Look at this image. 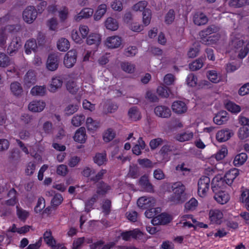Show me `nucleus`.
<instances>
[{"label": "nucleus", "instance_id": "f257e3e1", "mask_svg": "<svg viewBox=\"0 0 249 249\" xmlns=\"http://www.w3.org/2000/svg\"><path fill=\"white\" fill-rule=\"evenodd\" d=\"M231 46L238 53V57L240 59L245 58L249 51V41L245 44L241 35L239 34L231 35Z\"/></svg>", "mask_w": 249, "mask_h": 249}, {"label": "nucleus", "instance_id": "f03ea898", "mask_svg": "<svg viewBox=\"0 0 249 249\" xmlns=\"http://www.w3.org/2000/svg\"><path fill=\"white\" fill-rule=\"evenodd\" d=\"M173 194L168 198L173 204L183 202L185 200V186L180 182L174 183L171 186Z\"/></svg>", "mask_w": 249, "mask_h": 249}, {"label": "nucleus", "instance_id": "7ed1b4c3", "mask_svg": "<svg viewBox=\"0 0 249 249\" xmlns=\"http://www.w3.org/2000/svg\"><path fill=\"white\" fill-rule=\"evenodd\" d=\"M110 189V187L107 184L103 182H99L97 184L96 194H94L90 199L85 203L86 211H90L96 200L107 193Z\"/></svg>", "mask_w": 249, "mask_h": 249}, {"label": "nucleus", "instance_id": "20e7f679", "mask_svg": "<svg viewBox=\"0 0 249 249\" xmlns=\"http://www.w3.org/2000/svg\"><path fill=\"white\" fill-rule=\"evenodd\" d=\"M89 29V27L85 24H80L78 30H72L71 36L72 40L76 44H81L84 40L88 36Z\"/></svg>", "mask_w": 249, "mask_h": 249}, {"label": "nucleus", "instance_id": "39448f33", "mask_svg": "<svg viewBox=\"0 0 249 249\" xmlns=\"http://www.w3.org/2000/svg\"><path fill=\"white\" fill-rule=\"evenodd\" d=\"M210 179L209 177H201L198 181V195L201 197L206 196L210 188Z\"/></svg>", "mask_w": 249, "mask_h": 249}, {"label": "nucleus", "instance_id": "423d86ee", "mask_svg": "<svg viewBox=\"0 0 249 249\" xmlns=\"http://www.w3.org/2000/svg\"><path fill=\"white\" fill-rule=\"evenodd\" d=\"M37 11L33 6L27 7L23 11L22 14L24 21L29 24H31L36 19L37 17Z\"/></svg>", "mask_w": 249, "mask_h": 249}, {"label": "nucleus", "instance_id": "0eeeda50", "mask_svg": "<svg viewBox=\"0 0 249 249\" xmlns=\"http://www.w3.org/2000/svg\"><path fill=\"white\" fill-rule=\"evenodd\" d=\"M216 31V28L214 26H211L205 30L199 32V35L203 43L206 45L211 44L213 42L212 34Z\"/></svg>", "mask_w": 249, "mask_h": 249}, {"label": "nucleus", "instance_id": "6e6552de", "mask_svg": "<svg viewBox=\"0 0 249 249\" xmlns=\"http://www.w3.org/2000/svg\"><path fill=\"white\" fill-rule=\"evenodd\" d=\"M122 238L125 241L130 240L131 238L144 241L146 240L143 233L138 229L123 232L121 234Z\"/></svg>", "mask_w": 249, "mask_h": 249}, {"label": "nucleus", "instance_id": "1a4fd4ad", "mask_svg": "<svg viewBox=\"0 0 249 249\" xmlns=\"http://www.w3.org/2000/svg\"><path fill=\"white\" fill-rule=\"evenodd\" d=\"M122 38L118 36H112L107 37L104 42L105 46L110 49L119 48L122 44Z\"/></svg>", "mask_w": 249, "mask_h": 249}, {"label": "nucleus", "instance_id": "9d476101", "mask_svg": "<svg viewBox=\"0 0 249 249\" xmlns=\"http://www.w3.org/2000/svg\"><path fill=\"white\" fill-rule=\"evenodd\" d=\"M156 200L152 196H142L137 200L138 206L142 209H148L155 206Z\"/></svg>", "mask_w": 249, "mask_h": 249}, {"label": "nucleus", "instance_id": "9b49d317", "mask_svg": "<svg viewBox=\"0 0 249 249\" xmlns=\"http://www.w3.org/2000/svg\"><path fill=\"white\" fill-rule=\"evenodd\" d=\"M77 52L74 50H71L65 54L63 63L65 66L68 68L72 67L76 62Z\"/></svg>", "mask_w": 249, "mask_h": 249}, {"label": "nucleus", "instance_id": "f8f14e48", "mask_svg": "<svg viewBox=\"0 0 249 249\" xmlns=\"http://www.w3.org/2000/svg\"><path fill=\"white\" fill-rule=\"evenodd\" d=\"M173 148L170 144H166L162 147L159 152V157L157 158L159 160H157L159 162H166L170 159V153L172 151Z\"/></svg>", "mask_w": 249, "mask_h": 249}, {"label": "nucleus", "instance_id": "ddd939ff", "mask_svg": "<svg viewBox=\"0 0 249 249\" xmlns=\"http://www.w3.org/2000/svg\"><path fill=\"white\" fill-rule=\"evenodd\" d=\"M59 57L56 54H52L49 55L46 62V68L50 71H54L58 67L59 63Z\"/></svg>", "mask_w": 249, "mask_h": 249}, {"label": "nucleus", "instance_id": "4468645a", "mask_svg": "<svg viewBox=\"0 0 249 249\" xmlns=\"http://www.w3.org/2000/svg\"><path fill=\"white\" fill-rule=\"evenodd\" d=\"M62 84V78L59 76H54L50 81L48 89L51 92L54 93L61 88Z\"/></svg>", "mask_w": 249, "mask_h": 249}, {"label": "nucleus", "instance_id": "2eb2a0df", "mask_svg": "<svg viewBox=\"0 0 249 249\" xmlns=\"http://www.w3.org/2000/svg\"><path fill=\"white\" fill-rule=\"evenodd\" d=\"M225 180L223 179L222 177L220 175L215 176L213 179L212 182V189L213 192L218 191L224 190L226 187Z\"/></svg>", "mask_w": 249, "mask_h": 249}, {"label": "nucleus", "instance_id": "dca6fc26", "mask_svg": "<svg viewBox=\"0 0 249 249\" xmlns=\"http://www.w3.org/2000/svg\"><path fill=\"white\" fill-rule=\"evenodd\" d=\"M46 107V103L41 100H35L31 101L28 105V109L33 112H40Z\"/></svg>", "mask_w": 249, "mask_h": 249}, {"label": "nucleus", "instance_id": "f3484780", "mask_svg": "<svg viewBox=\"0 0 249 249\" xmlns=\"http://www.w3.org/2000/svg\"><path fill=\"white\" fill-rule=\"evenodd\" d=\"M234 134L231 129L225 128L218 131L216 134V140L220 142H225L229 140Z\"/></svg>", "mask_w": 249, "mask_h": 249}, {"label": "nucleus", "instance_id": "a211bd4d", "mask_svg": "<svg viewBox=\"0 0 249 249\" xmlns=\"http://www.w3.org/2000/svg\"><path fill=\"white\" fill-rule=\"evenodd\" d=\"M172 220V217L168 214L162 213L155 216L151 220L152 224L154 225L166 224L169 223Z\"/></svg>", "mask_w": 249, "mask_h": 249}, {"label": "nucleus", "instance_id": "6ab92c4d", "mask_svg": "<svg viewBox=\"0 0 249 249\" xmlns=\"http://www.w3.org/2000/svg\"><path fill=\"white\" fill-rule=\"evenodd\" d=\"M154 112L156 116L163 118H168L171 115L170 109L165 106H157L154 108Z\"/></svg>", "mask_w": 249, "mask_h": 249}, {"label": "nucleus", "instance_id": "aec40b11", "mask_svg": "<svg viewBox=\"0 0 249 249\" xmlns=\"http://www.w3.org/2000/svg\"><path fill=\"white\" fill-rule=\"evenodd\" d=\"M207 77L212 83L217 84L221 82L226 81L221 73H218L215 70H210L207 72Z\"/></svg>", "mask_w": 249, "mask_h": 249}, {"label": "nucleus", "instance_id": "412c9836", "mask_svg": "<svg viewBox=\"0 0 249 249\" xmlns=\"http://www.w3.org/2000/svg\"><path fill=\"white\" fill-rule=\"evenodd\" d=\"M73 138L74 141L78 143H85L87 139L85 128L83 127L78 128L75 132Z\"/></svg>", "mask_w": 249, "mask_h": 249}, {"label": "nucleus", "instance_id": "4be33fe9", "mask_svg": "<svg viewBox=\"0 0 249 249\" xmlns=\"http://www.w3.org/2000/svg\"><path fill=\"white\" fill-rule=\"evenodd\" d=\"M214 199L219 204L223 205L227 203L230 200L229 195L224 190L218 191L213 192Z\"/></svg>", "mask_w": 249, "mask_h": 249}, {"label": "nucleus", "instance_id": "5701e85b", "mask_svg": "<svg viewBox=\"0 0 249 249\" xmlns=\"http://www.w3.org/2000/svg\"><path fill=\"white\" fill-rule=\"evenodd\" d=\"M101 40V35L96 32L91 33L86 38V43L89 45H94L98 47L100 44Z\"/></svg>", "mask_w": 249, "mask_h": 249}, {"label": "nucleus", "instance_id": "b1692460", "mask_svg": "<svg viewBox=\"0 0 249 249\" xmlns=\"http://www.w3.org/2000/svg\"><path fill=\"white\" fill-rule=\"evenodd\" d=\"M139 185L144 191L153 193L154 189L152 184L149 182L148 177L147 176H143L140 179Z\"/></svg>", "mask_w": 249, "mask_h": 249}, {"label": "nucleus", "instance_id": "393cba45", "mask_svg": "<svg viewBox=\"0 0 249 249\" xmlns=\"http://www.w3.org/2000/svg\"><path fill=\"white\" fill-rule=\"evenodd\" d=\"M223 217V214L219 210L213 209L209 212L210 220L213 223L220 224Z\"/></svg>", "mask_w": 249, "mask_h": 249}, {"label": "nucleus", "instance_id": "a878e982", "mask_svg": "<svg viewBox=\"0 0 249 249\" xmlns=\"http://www.w3.org/2000/svg\"><path fill=\"white\" fill-rule=\"evenodd\" d=\"M229 119L228 113L221 111L217 113L213 119V122L217 125H222L226 123Z\"/></svg>", "mask_w": 249, "mask_h": 249}, {"label": "nucleus", "instance_id": "bb28decb", "mask_svg": "<svg viewBox=\"0 0 249 249\" xmlns=\"http://www.w3.org/2000/svg\"><path fill=\"white\" fill-rule=\"evenodd\" d=\"M14 30V27L10 25H7L5 27L2 28L0 30V46H4L8 37V33Z\"/></svg>", "mask_w": 249, "mask_h": 249}, {"label": "nucleus", "instance_id": "cd10ccee", "mask_svg": "<svg viewBox=\"0 0 249 249\" xmlns=\"http://www.w3.org/2000/svg\"><path fill=\"white\" fill-rule=\"evenodd\" d=\"M172 109L175 113L181 114L186 112L187 107L184 102L181 101H177L172 104Z\"/></svg>", "mask_w": 249, "mask_h": 249}, {"label": "nucleus", "instance_id": "c85d7f7f", "mask_svg": "<svg viewBox=\"0 0 249 249\" xmlns=\"http://www.w3.org/2000/svg\"><path fill=\"white\" fill-rule=\"evenodd\" d=\"M93 14V9L90 8H85L74 17V19L76 21H80L82 19L90 18Z\"/></svg>", "mask_w": 249, "mask_h": 249}, {"label": "nucleus", "instance_id": "c756f323", "mask_svg": "<svg viewBox=\"0 0 249 249\" xmlns=\"http://www.w3.org/2000/svg\"><path fill=\"white\" fill-rule=\"evenodd\" d=\"M179 223L181 225V226L183 227H192L193 223H196V220L193 218L191 214H185L180 217Z\"/></svg>", "mask_w": 249, "mask_h": 249}, {"label": "nucleus", "instance_id": "7c9ffc66", "mask_svg": "<svg viewBox=\"0 0 249 249\" xmlns=\"http://www.w3.org/2000/svg\"><path fill=\"white\" fill-rule=\"evenodd\" d=\"M239 170L237 168H232L228 171L225 175V181L228 185H231L234 179L239 175Z\"/></svg>", "mask_w": 249, "mask_h": 249}, {"label": "nucleus", "instance_id": "2f4dec72", "mask_svg": "<svg viewBox=\"0 0 249 249\" xmlns=\"http://www.w3.org/2000/svg\"><path fill=\"white\" fill-rule=\"evenodd\" d=\"M25 52L27 54L35 53L37 49L36 41L35 39H29L26 41L24 45Z\"/></svg>", "mask_w": 249, "mask_h": 249}, {"label": "nucleus", "instance_id": "473e14b6", "mask_svg": "<svg viewBox=\"0 0 249 249\" xmlns=\"http://www.w3.org/2000/svg\"><path fill=\"white\" fill-rule=\"evenodd\" d=\"M194 137V133L190 130H186L184 132L177 134L175 136V139L180 142L190 141Z\"/></svg>", "mask_w": 249, "mask_h": 249}, {"label": "nucleus", "instance_id": "72a5a7b5", "mask_svg": "<svg viewBox=\"0 0 249 249\" xmlns=\"http://www.w3.org/2000/svg\"><path fill=\"white\" fill-rule=\"evenodd\" d=\"M107 9V5L106 4L103 3L98 6L93 15L94 20H100L106 14Z\"/></svg>", "mask_w": 249, "mask_h": 249}, {"label": "nucleus", "instance_id": "f704fd0d", "mask_svg": "<svg viewBox=\"0 0 249 249\" xmlns=\"http://www.w3.org/2000/svg\"><path fill=\"white\" fill-rule=\"evenodd\" d=\"M45 243L53 249H59L60 246L56 244V241L52 235L51 231H47L44 234Z\"/></svg>", "mask_w": 249, "mask_h": 249}, {"label": "nucleus", "instance_id": "c9c22d12", "mask_svg": "<svg viewBox=\"0 0 249 249\" xmlns=\"http://www.w3.org/2000/svg\"><path fill=\"white\" fill-rule=\"evenodd\" d=\"M36 81V74L35 71H29L24 76V85L27 87H30L35 84Z\"/></svg>", "mask_w": 249, "mask_h": 249}, {"label": "nucleus", "instance_id": "e433bc0d", "mask_svg": "<svg viewBox=\"0 0 249 249\" xmlns=\"http://www.w3.org/2000/svg\"><path fill=\"white\" fill-rule=\"evenodd\" d=\"M104 25L107 29L115 31L119 28V23L118 21L112 17L107 18L104 22Z\"/></svg>", "mask_w": 249, "mask_h": 249}, {"label": "nucleus", "instance_id": "4c0bfd02", "mask_svg": "<svg viewBox=\"0 0 249 249\" xmlns=\"http://www.w3.org/2000/svg\"><path fill=\"white\" fill-rule=\"evenodd\" d=\"M21 46V42L19 38L17 37L13 39L9 45L7 52L10 55H13L16 52Z\"/></svg>", "mask_w": 249, "mask_h": 249}, {"label": "nucleus", "instance_id": "58836bf2", "mask_svg": "<svg viewBox=\"0 0 249 249\" xmlns=\"http://www.w3.org/2000/svg\"><path fill=\"white\" fill-rule=\"evenodd\" d=\"M193 21L195 24L201 25L206 24L208 21L207 17L202 13L196 12L193 17Z\"/></svg>", "mask_w": 249, "mask_h": 249}, {"label": "nucleus", "instance_id": "ea45409f", "mask_svg": "<svg viewBox=\"0 0 249 249\" xmlns=\"http://www.w3.org/2000/svg\"><path fill=\"white\" fill-rule=\"evenodd\" d=\"M57 48L61 52H66L70 47V43L66 38L61 37L57 41Z\"/></svg>", "mask_w": 249, "mask_h": 249}, {"label": "nucleus", "instance_id": "a19ab883", "mask_svg": "<svg viewBox=\"0 0 249 249\" xmlns=\"http://www.w3.org/2000/svg\"><path fill=\"white\" fill-rule=\"evenodd\" d=\"M46 93V88L45 86H35L33 87L30 91V93L33 96H43Z\"/></svg>", "mask_w": 249, "mask_h": 249}, {"label": "nucleus", "instance_id": "79ce46f5", "mask_svg": "<svg viewBox=\"0 0 249 249\" xmlns=\"http://www.w3.org/2000/svg\"><path fill=\"white\" fill-rule=\"evenodd\" d=\"M86 124L88 129L93 131H96L100 126V124L99 121L93 120L91 117L87 118Z\"/></svg>", "mask_w": 249, "mask_h": 249}, {"label": "nucleus", "instance_id": "37998d69", "mask_svg": "<svg viewBox=\"0 0 249 249\" xmlns=\"http://www.w3.org/2000/svg\"><path fill=\"white\" fill-rule=\"evenodd\" d=\"M248 156L245 153L237 154L234 157L233 164L235 166L239 167L242 165L247 160Z\"/></svg>", "mask_w": 249, "mask_h": 249}, {"label": "nucleus", "instance_id": "c03bdc74", "mask_svg": "<svg viewBox=\"0 0 249 249\" xmlns=\"http://www.w3.org/2000/svg\"><path fill=\"white\" fill-rule=\"evenodd\" d=\"M93 160L99 166L105 164L107 160L106 153L105 152L97 153L93 158Z\"/></svg>", "mask_w": 249, "mask_h": 249}, {"label": "nucleus", "instance_id": "a18cd8bd", "mask_svg": "<svg viewBox=\"0 0 249 249\" xmlns=\"http://www.w3.org/2000/svg\"><path fill=\"white\" fill-rule=\"evenodd\" d=\"M128 115L129 118L133 121H137L141 118L139 110L135 107H133L129 109Z\"/></svg>", "mask_w": 249, "mask_h": 249}, {"label": "nucleus", "instance_id": "49530a36", "mask_svg": "<svg viewBox=\"0 0 249 249\" xmlns=\"http://www.w3.org/2000/svg\"><path fill=\"white\" fill-rule=\"evenodd\" d=\"M145 144L141 138H139L137 141V143L132 148L133 153L136 155H139L141 154V150L145 148Z\"/></svg>", "mask_w": 249, "mask_h": 249}, {"label": "nucleus", "instance_id": "de8ad7c7", "mask_svg": "<svg viewBox=\"0 0 249 249\" xmlns=\"http://www.w3.org/2000/svg\"><path fill=\"white\" fill-rule=\"evenodd\" d=\"M85 116L83 114H79L74 115L71 119V124L75 126L78 127L85 122Z\"/></svg>", "mask_w": 249, "mask_h": 249}, {"label": "nucleus", "instance_id": "09e8293b", "mask_svg": "<svg viewBox=\"0 0 249 249\" xmlns=\"http://www.w3.org/2000/svg\"><path fill=\"white\" fill-rule=\"evenodd\" d=\"M237 136L242 140L249 139V128L247 126L240 127L238 130Z\"/></svg>", "mask_w": 249, "mask_h": 249}, {"label": "nucleus", "instance_id": "8fccbe9b", "mask_svg": "<svg viewBox=\"0 0 249 249\" xmlns=\"http://www.w3.org/2000/svg\"><path fill=\"white\" fill-rule=\"evenodd\" d=\"M115 131L111 128H108L103 134V139L106 142H108L112 141L115 136Z\"/></svg>", "mask_w": 249, "mask_h": 249}, {"label": "nucleus", "instance_id": "3c124183", "mask_svg": "<svg viewBox=\"0 0 249 249\" xmlns=\"http://www.w3.org/2000/svg\"><path fill=\"white\" fill-rule=\"evenodd\" d=\"M10 89L12 93L15 96H19L22 92V88L20 84L17 82H14L11 84Z\"/></svg>", "mask_w": 249, "mask_h": 249}, {"label": "nucleus", "instance_id": "603ef678", "mask_svg": "<svg viewBox=\"0 0 249 249\" xmlns=\"http://www.w3.org/2000/svg\"><path fill=\"white\" fill-rule=\"evenodd\" d=\"M240 200L249 211V190L246 189L242 191Z\"/></svg>", "mask_w": 249, "mask_h": 249}, {"label": "nucleus", "instance_id": "864d4df0", "mask_svg": "<svg viewBox=\"0 0 249 249\" xmlns=\"http://www.w3.org/2000/svg\"><path fill=\"white\" fill-rule=\"evenodd\" d=\"M225 107L229 111L237 114L241 111V107L239 106L232 102H228L225 104Z\"/></svg>", "mask_w": 249, "mask_h": 249}, {"label": "nucleus", "instance_id": "5fc2aeb1", "mask_svg": "<svg viewBox=\"0 0 249 249\" xmlns=\"http://www.w3.org/2000/svg\"><path fill=\"white\" fill-rule=\"evenodd\" d=\"M47 26L49 30L53 31H56L58 28V22L56 18H52L47 20L46 22Z\"/></svg>", "mask_w": 249, "mask_h": 249}, {"label": "nucleus", "instance_id": "6e6d98bb", "mask_svg": "<svg viewBox=\"0 0 249 249\" xmlns=\"http://www.w3.org/2000/svg\"><path fill=\"white\" fill-rule=\"evenodd\" d=\"M152 12L150 9H145L142 13V22L145 26L148 25L151 21Z\"/></svg>", "mask_w": 249, "mask_h": 249}, {"label": "nucleus", "instance_id": "4d7b16f0", "mask_svg": "<svg viewBox=\"0 0 249 249\" xmlns=\"http://www.w3.org/2000/svg\"><path fill=\"white\" fill-rule=\"evenodd\" d=\"M114 245L113 243L104 245L101 241H98L90 245V249H110Z\"/></svg>", "mask_w": 249, "mask_h": 249}, {"label": "nucleus", "instance_id": "13d9d810", "mask_svg": "<svg viewBox=\"0 0 249 249\" xmlns=\"http://www.w3.org/2000/svg\"><path fill=\"white\" fill-rule=\"evenodd\" d=\"M121 66L123 71L129 73H133L135 69V66L133 64L128 62H122Z\"/></svg>", "mask_w": 249, "mask_h": 249}, {"label": "nucleus", "instance_id": "bf43d9fd", "mask_svg": "<svg viewBox=\"0 0 249 249\" xmlns=\"http://www.w3.org/2000/svg\"><path fill=\"white\" fill-rule=\"evenodd\" d=\"M160 211L161 209L159 207L155 208L151 207L148 208V210L145 212L144 214L148 218H154L155 216H156V215L160 213Z\"/></svg>", "mask_w": 249, "mask_h": 249}, {"label": "nucleus", "instance_id": "052dcab7", "mask_svg": "<svg viewBox=\"0 0 249 249\" xmlns=\"http://www.w3.org/2000/svg\"><path fill=\"white\" fill-rule=\"evenodd\" d=\"M228 154V149L225 146H222L220 149L212 157H214L217 160L223 159Z\"/></svg>", "mask_w": 249, "mask_h": 249}, {"label": "nucleus", "instance_id": "680f3d73", "mask_svg": "<svg viewBox=\"0 0 249 249\" xmlns=\"http://www.w3.org/2000/svg\"><path fill=\"white\" fill-rule=\"evenodd\" d=\"M17 214L18 218L21 221H25L29 216V213L26 210L17 207Z\"/></svg>", "mask_w": 249, "mask_h": 249}, {"label": "nucleus", "instance_id": "e2e57ef3", "mask_svg": "<svg viewBox=\"0 0 249 249\" xmlns=\"http://www.w3.org/2000/svg\"><path fill=\"white\" fill-rule=\"evenodd\" d=\"M58 0H49V4L47 7L48 13L53 14L57 11V5Z\"/></svg>", "mask_w": 249, "mask_h": 249}, {"label": "nucleus", "instance_id": "0e129e2a", "mask_svg": "<svg viewBox=\"0 0 249 249\" xmlns=\"http://www.w3.org/2000/svg\"><path fill=\"white\" fill-rule=\"evenodd\" d=\"M69 14V9L66 6L62 7L58 11V17L60 20L65 21L68 18Z\"/></svg>", "mask_w": 249, "mask_h": 249}, {"label": "nucleus", "instance_id": "69168bd1", "mask_svg": "<svg viewBox=\"0 0 249 249\" xmlns=\"http://www.w3.org/2000/svg\"><path fill=\"white\" fill-rule=\"evenodd\" d=\"M148 5V2L146 1L143 0L140 1L134 4L132 7L133 10L135 11H143Z\"/></svg>", "mask_w": 249, "mask_h": 249}, {"label": "nucleus", "instance_id": "338daca9", "mask_svg": "<svg viewBox=\"0 0 249 249\" xmlns=\"http://www.w3.org/2000/svg\"><path fill=\"white\" fill-rule=\"evenodd\" d=\"M187 85L191 87H195L197 82V78L196 75L193 73L189 74L186 79Z\"/></svg>", "mask_w": 249, "mask_h": 249}, {"label": "nucleus", "instance_id": "774afa93", "mask_svg": "<svg viewBox=\"0 0 249 249\" xmlns=\"http://www.w3.org/2000/svg\"><path fill=\"white\" fill-rule=\"evenodd\" d=\"M78 108L79 105L78 104H70L65 109V114L68 116L71 115L76 112Z\"/></svg>", "mask_w": 249, "mask_h": 249}]
</instances>
